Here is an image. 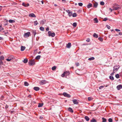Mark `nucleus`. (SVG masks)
I'll return each mask as SVG.
<instances>
[{
  "mask_svg": "<svg viewBox=\"0 0 122 122\" xmlns=\"http://www.w3.org/2000/svg\"><path fill=\"white\" fill-rule=\"evenodd\" d=\"M43 103H39L38 106V107H42L43 106Z\"/></svg>",
  "mask_w": 122,
  "mask_h": 122,
  "instance_id": "nucleus-22",
  "label": "nucleus"
},
{
  "mask_svg": "<svg viewBox=\"0 0 122 122\" xmlns=\"http://www.w3.org/2000/svg\"><path fill=\"white\" fill-rule=\"evenodd\" d=\"M56 66H53V67H52V68L51 69L52 70L54 71V70H55L56 69Z\"/></svg>",
  "mask_w": 122,
  "mask_h": 122,
  "instance_id": "nucleus-36",
  "label": "nucleus"
},
{
  "mask_svg": "<svg viewBox=\"0 0 122 122\" xmlns=\"http://www.w3.org/2000/svg\"><path fill=\"white\" fill-rule=\"evenodd\" d=\"M3 63L2 62V60H0V65H3Z\"/></svg>",
  "mask_w": 122,
  "mask_h": 122,
  "instance_id": "nucleus-47",
  "label": "nucleus"
},
{
  "mask_svg": "<svg viewBox=\"0 0 122 122\" xmlns=\"http://www.w3.org/2000/svg\"><path fill=\"white\" fill-rule=\"evenodd\" d=\"M108 121L109 122H112V118H110L108 119Z\"/></svg>",
  "mask_w": 122,
  "mask_h": 122,
  "instance_id": "nucleus-43",
  "label": "nucleus"
},
{
  "mask_svg": "<svg viewBox=\"0 0 122 122\" xmlns=\"http://www.w3.org/2000/svg\"><path fill=\"white\" fill-rule=\"evenodd\" d=\"M77 23L76 22L74 23L73 24V26L75 27H76L77 26Z\"/></svg>",
  "mask_w": 122,
  "mask_h": 122,
  "instance_id": "nucleus-30",
  "label": "nucleus"
},
{
  "mask_svg": "<svg viewBox=\"0 0 122 122\" xmlns=\"http://www.w3.org/2000/svg\"><path fill=\"white\" fill-rule=\"evenodd\" d=\"M104 86H101L99 88L100 89H101L102 88H103Z\"/></svg>",
  "mask_w": 122,
  "mask_h": 122,
  "instance_id": "nucleus-54",
  "label": "nucleus"
},
{
  "mask_svg": "<svg viewBox=\"0 0 122 122\" xmlns=\"http://www.w3.org/2000/svg\"><path fill=\"white\" fill-rule=\"evenodd\" d=\"M120 8L119 7L117 6V7H114L113 8V10H117L118 9Z\"/></svg>",
  "mask_w": 122,
  "mask_h": 122,
  "instance_id": "nucleus-17",
  "label": "nucleus"
},
{
  "mask_svg": "<svg viewBox=\"0 0 122 122\" xmlns=\"http://www.w3.org/2000/svg\"><path fill=\"white\" fill-rule=\"evenodd\" d=\"M45 21L46 20H43L40 21V23L41 24L43 25L44 24Z\"/></svg>",
  "mask_w": 122,
  "mask_h": 122,
  "instance_id": "nucleus-18",
  "label": "nucleus"
},
{
  "mask_svg": "<svg viewBox=\"0 0 122 122\" xmlns=\"http://www.w3.org/2000/svg\"><path fill=\"white\" fill-rule=\"evenodd\" d=\"M68 110L69 112L71 113H73V110L72 108L71 107H69L68 108Z\"/></svg>",
  "mask_w": 122,
  "mask_h": 122,
  "instance_id": "nucleus-14",
  "label": "nucleus"
},
{
  "mask_svg": "<svg viewBox=\"0 0 122 122\" xmlns=\"http://www.w3.org/2000/svg\"><path fill=\"white\" fill-rule=\"evenodd\" d=\"M71 43L69 42L66 45V47L68 48H69L71 47Z\"/></svg>",
  "mask_w": 122,
  "mask_h": 122,
  "instance_id": "nucleus-12",
  "label": "nucleus"
},
{
  "mask_svg": "<svg viewBox=\"0 0 122 122\" xmlns=\"http://www.w3.org/2000/svg\"><path fill=\"white\" fill-rule=\"evenodd\" d=\"M120 67V66L119 65H116L114 66L113 70L115 71H117L118 70Z\"/></svg>",
  "mask_w": 122,
  "mask_h": 122,
  "instance_id": "nucleus-2",
  "label": "nucleus"
},
{
  "mask_svg": "<svg viewBox=\"0 0 122 122\" xmlns=\"http://www.w3.org/2000/svg\"><path fill=\"white\" fill-rule=\"evenodd\" d=\"M90 41L89 38H88L86 40V41L87 42H89Z\"/></svg>",
  "mask_w": 122,
  "mask_h": 122,
  "instance_id": "nucleus-53",
  "label": "nucleus"
},
{
  "mask_svg": "<svg viewBox=\"0 0 122 122\" xmlns=\"http://www.w3.org/2000/svg\"><path fill=\"white\" fill-rule=\"evenodd\" d=\"M119 35H122V33L121 32H119L118 33Z\"/></svg>",
  "mask_w": 122,
  "mask_h": 122,
  "instance_id": "nucleus-58",
  "label": "nucleus"
},
{
  "mask_svg": "<svg viewBox=\"0 0 122 122\" xmlns=\"http://www.w3.org/2000/svg\"><path fill=\"white\" fill-rule=\"evenodd\" d=\"M14 57L13 56H10L8 57V58L6 60L8 61H10L12 59H14Z\"/></svg>",
  "mask_w": 122,
  "mask_h": 122,
  "instance_id": "nucleus-5",
  "label": "nucleus"
},
{
  "mask_svg": "<svg viewBox=\"0 0 122 122\" xmlns=\"http://www.w3.org/2000/svg\"><path fill=\"white\" fill-rule=\"evenodd\" d=\"M29 5V3H27L26 4L25 7H27Z\"/></svg>",
  "mask_w": 122,
  "mask_h": 122,
  "instance_id": "nucleus-56",
  "label": "nucleus"
},
{
  "mask_svg": "<svg viewBox=\"0 0 122 122\" xmlns=\"http://www.w3.org/2000/svg\"><path fill=\"white\" fill-rule=\"evenodd\" d=\"M102 122H106L107 121V120L106 118L103 117L102 118Z\"/></svg>",
  "mask_w": 122,
  "mask_h": 122,
  "instance_id": "nucleus-28",
  "label": "nucleus"
},
{
  "mask_svg": "<svg viewBox=\"0 0 122 122\" xmlns=\"http://www.w3.org/2000/svg\"><path fill=\"white\" fill-rule=\"evenodd\" d=\"M29 17H36L35 15L33 13L29 14Z\"/></svg>",
  "mask_w": 122,
  "mask_h": 122,
  "instance_id": "nucleus-9",
  "label": "nucleus"
},
{
  "mask_svg": "<svg viewBox=\"0 0 122 122\" xmlns=\"http://www.w3.org/2000/svg\"><path fill=\"white\" fill-rule=\"evenodd\" d=\"M106 27H107V28L108 29H110V26L107 25H106Z\"/></svg>",
  "mask_w": 122,
  "mask_h": 122,
  "instance_id": "nucleus-51",
  "label": "nucleus"
},
{
  "mask_svg": "<svg viewBox=\"0 0 122 122\" xmlns=\"http://www.w3.org/2000/svg\"><path fill=\"white\" fill-rule=\"evenodd\" d=\"M94 20L95 21L94 22L95 23H97L98 22V20L97 18H95L94 19Z\"/></svg>",
  "mask_w": 122,
  "mask_h": 122,
  "instance_id": "nucleus-20",
  "label": "nucleus"
},
{
  "mask_svg": "<svg viewBox=\"0 0 122 122\" xmlns=\"http://www.w3.org/2000/svg\"><path fill=\"white\" fill-rule=\"evenodd\" d=\"M109 9L111 10V12H112V10H113V9H111V8H109Z\"/></svg>",
  "mask_w": 122,
  "mask_h": 122,
  "instance_id": "nucleus-60",
  "label": "nucleus"
},
{
  "mask_svg": "<svg viewBox=\"0 0 122 122\" xmlns=\"http://www.w3.org/2000/svg\"><path fill=\"white\" fill-rule=\"evenodd\" d=\"M65 73H64V72L61 75V76L62 77H64L65 75Z\"/></svg>",
  "mask_w": 122,
  "mask_h": 122,
  "instance_id": "nucleus-46",
  "label": "nucleus"
},
{
  "mask_svg": "<svg viewBox=\"0 0 122 122\" xmlns=\"http://www.w3.org/2000/svg\"><path fill=\"white\" fill-rule=\"evenodd\" d=\"M93 37H95L96 38H97L98 37V36L97 35L96 33H94L93 35Z\"/></svg>",
  "mask_w": 122,
  "mask_h": 122,
  "instance_id": "nucleus-21",
  "label": "nucleus"
},
{
  "mask_svg": "<svg viewBox=\"0 0 122 122\" xmlns=\"http://www.w3.org/2000/svg\"><path fill=\"white\" fill-rule=\"evenodd\" d=\"M78 5L80 6H82L83 5V4L81 3H78Z\"/></svg>",
  "mask_w": 122,
  "mask_h": 122,
  "instance_id": "nucleus-45",
  "label": "nucleus"
},
{
  "mask_svg": "<svg viewBox=\"0 0 122 122\" xmlns=\"http://www.w3.org/2000/svg\"><path fill=\"white\" fill-rule=\"evenodd\" d=\"M4 59V56H1L0 57V60H3Z\"/></svg>",
  "mask_w": 122,
  "mask_h": 122,
  "instance_id": "nucleus-33",
  "label": "nucleus"
},
{
  "mask_svg": "<svg viewBox=\"0 0 122 122\" xmlns=\"http://www.w3.org/2000/svg\"><path fill=\"white\" fill-rule=\"evenodd\" d=\"M66 76H68L70 74V72L69 71H66L64 72Z\"/></svg>",
  "mask_w": 122,
  "mask_h": 122,
  "instance_id": "nucleus-19",
  "label": "nucleus"
},
{
  "mask_svg": "<svg viewBox=\"0 0 122 122\" xmlns=\"http://www.w3.org/2000/svg\"><path fill=\"white\" fill-rule=\"evenodd\" d=\"M95 58L93 57H91L90 58H89L88 59V60L89 61H91L92 60H93Z\"/></svg>",
  "mask_w": 122,
  "mask_h": 122,
  "instance_id": "nucleus-29",
  "label": "nucleus"
},
{
  "mask_svg": "<svg viewBox=\"0 0 122 122\" xmlns=\"http://www.w3.org/2000/svg\"><path fill=\"white\" fill-rule=\"evenodd\" d=\"M49 30V28L48 27H47L46 29V31H48Z\"/></svg>",
  "mask_w": 122,
  "mask_h": 122,
  "instance_id": "nucleus-57",
  "label": "nucleus"
},
{
  "mask_svg": "<svg viewBox=\"0 0 122 122\" xmlns=\"http://www.w3.org/2000/svg\"><path fill=\"white\" fill-rule=\"evenodd\" d=\"M72 101L74 104H78L79 103L78 102L76 99H73Z\"/></svg>",
  "mask_w": 122,
  "mask_h": 122,
  "instance_id": "nucleus-11",
  "label": "nucleus"
},
{
  "mask_svg": "<svg viewBox=\"0 0 122 122\" xmlns=\"http://www.w3.org/2000/svg\"><path fill=\"white\" fill-rule=\"evenodd\" d=\"M48 36H51L52 37H54L55 36V34L54 32L52 33L51 31H49L48 32Z\"/></svg>",
  "mask_w": 122,
  "mask_h": 122,
  "instance_id": "nucleus-3",
  "label": "nucleus"
},
{
  "mask_svg": "<svg viewBox=\"0 0 122 122\" xmlns=\"http://www.w3.org/2000/svg\"><path fill=\"white\" fill-rule=\"evenodd\" d=\"M40 29L42 31H44V27H40Z\"/></svg>",
  "mask_w": 122,
  "mask_h": 122,
  "instance_id": "nucleus-42",
  "label": "nucleus"
},
{
  "mask_svg": "<svg viewBox=\"0 0 122 122\" xmlns=\"http://www.w3.org/2000/svg\"><path fill=\"white\" fill-rule=\"evenodd\" d=\"M90 122H97V121L94 118H93L91 120Z\"/></svg>",
  "mask_w": 122,
  "mask_h": 122,
  "instance_id": "nucleus-26",
  "label": "nucleus"
},
{
  "mask_svg": "<svg viewBox=\"0 0 122 122\" xmlns=\"http://www.w3.org/2000/svg\"><path fill=\"white\" fill-rule=\"evenodd\" d=\"M63 95L65 97H71V95L67 94L66 92H64L63 93Z\"/></svg>",
  "mask_w": 122,
  "mask_h": 122,
  "instance_id": "nucleus-8",
  "label": "nucleus"
},
{
  "mask_svg": "<svg viewBox=\"0 0 122 122\" xmlns=\"http://www.w3.org/2000/svg\"><path fill=\"white\" fill-rule=\"evenodd\" d=\"M24 85L25 86H28L29 85V83L26 81H25L24 83Z\"/></svg>",
  "mask_w": 122,
  "mask_h": 122,
  "instance_id": "nucleus-27",
  "label": "nucleus"
},
{
  "mask_svg": "<svg viewBox=\"0 0 122 122\" xmlns=\"http://www.w3.org/2000/svg\"><path fill=\"white\" fill-rule=\"evenodd\" d=\"M109 78L110 79L112 80H113L114 79L113 77L112 76H109Z\"/></svg>",
  "mask_w": 122,
  "mask_h": 122,
  "instance_id": "nucleus-31",
  "label": "nucleus"
},
{
  "mask_svg": "<svg viewBox=\"0 0 122 122\" xmlns=\"http://www.w3.org/2000/svg\"><path fill=\"white\" fill-rule=\"evenodd\" d=\"M15 21L14 20H9V22L10 23H12L13 22H14Z\"/></svg>",
  "mask_w": 122,
  "mask_h": 122,
  "instance_id": "nucleus-38",
  "label": "nucleus"
},
{
  "mask_svg": "<svg viewBox=\"0 0 122 122\" xmlns=\"http://www.w3.org/2000/svg\"><path fill=\"white\" fill-rule=\"evenodd\" d=\"M41 57V56L40 55H38L36 57L35 59H36L37 60H38Z\"/></svg>",
  "mask_w": 122,
  "mask_h": 122,
  "instance_id": "nucleus-34",
  "label": "nucleus"
},
{
  "mask_svg": "<svg viewBox=\"0 0 122 122\" xmlns=\"http://www.w3.org/2000/svg\"><path fill=\"white\" fill-rule=\"evenodd\" d=\"M98 39L101 41H103V38L101 37H99Z\"/></svg>",
  "mask_w": 122,
  "mask_h": 122,
  "instance_id": "nucleus-35",
  "label": "nucleus"
},
{
  "mask_svg": "<svg viewBox=\"0 0 122 122\" xmlns=\"http://www.w3.org/2000/svg\"><path fill=\"white\" fill-rule=\"evenodd\" d=\"M2 6H0V11L2 9Z\"/></svg>",
  "mask_w": 122,
  "mask_h": 122,
  "instance_id": "nucleus-61",
  "label": "nucleus"
},
{
  "mask_svg": "<svg viewBox=\"0 0 122 122\" xmlns=\"http://www.w3.org/2000/svg\"><path fill=\"white\" fill-rule=\"evenodd\" d=\"M98 5V4L97 2H95L93 5L94 7L95 8H97Z\"/></svg>",
  "mask_w": 122,
  "mask_h": 122,
  "instance_id": "nucleus-25",
  "label": "nucleus"
},
{
  "mask_svg": "<svg viewBox=\"0 0 122 122\" xmlns=\"http://www.w3.org/2000/svg\"><path fill=\"white\" fill-rule=\"evenodd\" d=\"M4 39L3 38L0 37V40H3Z\"/></svg>",
  "mask_w": 122,
  "mask_h": 122,
  "instance_id": "nucleus-59",
  "label": "nucleus"
},
{
  "mask_svg": "<svg viewBox=\"0 0 122 122\" xmlns=\"http://www.w3.org/2000/svg\"><path fill=\"white\" fill-rule=\"evenodd\" d=\"M27 61L28 59L27 58H26L23 61V62L25 63H27Z\"/></svg>",
  "mask_w": 122,
  "mask_h": 122,
  "instance_id": "nucleus-24",
  "label": "nucleus"
},
{
  "mask_svg": "<svg viewBox=\"0 0 122 122\" xmlns=\"http://www.w3.org/2000/svg\"><path fill=\"white\" fill-rule=\"evenodd\" d=\"M72 16L73 17H76L77 16V14L76 13H74L73 14H72Z\"/></svg>",
  "mask_w": 122,
  "mask_h": 122,
  "instance_id": "nucleus-32",
  "label": "nucleus"
},
{
  "mask_svg": "<svg viewBox=\"0 0 122 122\" xmlns=\"http://www.w3.org/2000/svg\"><path fill=\"white\" fill-rule=\"evenodd\" d=\"M85 118L87 121H88L89 120V118L88 116H85Z\"/></svg>",
  "mask_w": 122,
  "mask_h": 122,
  "instance_id": "nucleus-23",
  "label": "nucleus"
},
{
  "mask_svg": "<svg viewBox=\"0 0 122 122\" xmlns=\"http://www.w3.org/2000/svg\"><path fill=\"white\" fill-rule=\"evenodd\" d=\"M32 33L34 35V36H35L36 34V32L35 31H32Z\"/></svg>",
  "mask_w": 122,
  "mask_h": 122,
  "instance_id": "nucleus-39",
  "label": "nucleus"
},
{
  "mask_svg": "<svg viewBox=\"0 0 122 122\" xmlns=\"http://www.w3.org/2000/svg\"><path fill=\"white\" fill-rule=\"evenodd\" d=\"M3 32H4V33H4L5 35L6 34V32H5V31H3Z\"/></svg>",
  "mask_w": 122,
  "mask_h": 122,
  "instance_id": "nucleus-63",
  "label": "nucleus"
},
{
  "mask_svg": "<svg viewBox=\"0 0 122 122\" xmlns=\"http://www.w3.org/2000/svg\"><path fill=\"white\" fill-rule=\"evenodd\" d=\"M117 88L118 90H120L122 88V85H120L117 86Z\"/></svg>",
  "mask_w": 122,
  "mask_h": 122,
  "instance_id": "nucleus-10",
  "label": "nucleus"
},
{
  "mask_svg": "<svg viewBox=\"0 0 122 122\" xmlns=\"http://www.w3.org/2000/svg\"><path fill=\"white\" fill-rule=\"evenodd\" d=\"M66 11L68 13L69 17H70L72 16V13L71 12L70 10H66Z\"/></svg>",
  "mask_w": 122,
  "mask_h": 122,
  "instance_id": "nucleus-6",
  "label": "nucleus"
},
{
  "mask_svg": "<svg viewBox=\"0 0 122 122\" xmlns=\"http://www.w3.org/2000/svg\"><path fill=\"white\" fill-rule=\"evenodd\" d=\"M115 30L117 31H120V30L118 29H116Z\"/></svg>",
  "mask_w": 122,
  "mask_h": 122,
  "instance_id": "nucleus-55",
  "label": "nucleus"
},
{
  "mask_svg": "<svg viewBox=\"0 0 122 122\" xmlns=\"http://www.w3.org/2000/svg\"><path fill=\"white\" fill-rule=\"evenodd\" d=\"M34 89L36 91H38L39 90L40 88L38 87H34Z\"/></svg>",
  "mask_w": 122,
  "mask_h": 122,
  "instance_id": "nucleus-16",
  "label": "nucleus"
},
{
  "mask_svg": "<svg viewBox=\"0 0 122 122\" xmlns=\"http://www.w3.org/2000/svg\"><path fill=\"white\" fill-rule=\"evenodd\" d=\"M100 4L101 5H104V3L103 1H101L100 2Z\"/></svg>",
  "mask_w": 122,
  "mask_h": 122,
  "instance_id": "nucleus-44",
  "label": "nucleus"
},
{
  "mask_svg": "<svg viewBox=\"0 0 122 122\" xmlns=\"http://www.w3.org/2000/svg\"><path fill=\"white\" fill-rule=\"evenodd\" d=\"M76 65V66H79V63L77 62L75 64Z\"/></svg>",
  "mask_w": 122,
  "mask_h": 122,
  "instance_id": "nucleus-50",
  "label": "nucleus"
},
{
  "mask_svg": "<svg viewBox=\"0 0 122 122\" xmlns=\"http://www.w3.org/2000/svg\"><path fill=\"white\" fill-rule=\"evenodd\" d=\"M115 71H113H113L112 73L111 74V76H112L113 75H114V73H115Z\"/></svg>",
  "mask_w": 122,
  "mask_h": 122,
  "instance_id": "nucleus-48",
  "label": "nucleus"
},
{
  "mask_svg": "<svg viewBox=\"0 0 122 122\" xmlns=\"http://www.w3.org/2000/svg\"><path fill=\"white\" fill-rule=\"evenodd\" d=\"M116 77L117 78H119V76L118 74H117L115 75Z\"/></svg>",
  "mask_w": 122,
  "mask_h": 122,
  "instance_id": "nucleus-41",
  "label": "nucleus"
},
{
  "mask_svg": "<svg viewBox=\"0 0 122 122\" xmlns=\"http://www.w3.org/2000/svg\"><path fill=\"white\" fill-rule=\"evenodd\" d=\"M25 46H21V51H23L25 49Z\"/></svg>",
  "mask_w": 122,
  "mask_h": 122,
  "instance_id": "nucleus-15",
  "label": "nucleus"
},
{
  "mask_svg": "<svg viewBox=\"0 0 122 122\" xmlns=\"http://www.w3.org/2000/svg\"><path fill=\"white\" fill-rule=\"evenodd\" d=\"M28 64L30 66H33L35 64V60L31 59L28 62Z\"/></svg>",
  "mask_w": 122,
  "mask_h": 122,
  "instance_id": "nucleus-1",
  "label": "nucleus"
},
{
  "mask_svg": "<svg viewBox=\"0 0 122 122\" xmlns=\"http://www.w3.org/2000/svg\"><path fill=\"white\" fill-rule=\"evenodd\" d=\"M92 4L91 3H89L87 5V7L88 8H90L91 7H92Z\"/></svg>",
  "mask_w": 122,
  "mask_h": 122,
  "instance_id": "nucleus-13",
  "label": "nucleus"
},
{
  "mask_svg": "<svg viewBox=\"0 0 122 122\" xmlns=\"http://www.w3.org/2000/svg\"><path fill=\"white\" fill-rule=\"evenodd\" d=\"M30 34V33L29 32H28L26 33H25L24 35V36L25 37H29Z\"/></svg>",
  "mask_w": 122,
  "mask_h": 122,
  "instance_id": "nucleus-7",
  "label": "nucleus"
},
{
  "mask_svg": "<svg viewBox=\"0 0 122 122\" xmlns=\"http://www.w3.org/2000/svg\"><path fill=\"white\" fill-rule=\"evenodd\" d=\"M107 20V18H104L103 20V21H106Z\"/></svg>",
  "mask_w": 122,
  "mask_h": 122,
  "instance_id": "nucleus-49",
  "label": "nucleus"
},
{
  "mask_svg": "<svg viewBox=\"0 0 122 122\" xmlns=\"http://www.w3.org/2000/svg\"><path fill=\"white\" fill-rule=\"evenodd\" d=\"M47 83V81L45 80H43L39 82V84L41 85H43L46 84Z\"/></svg>",
  "mask_w": 122,
  "mask_h": 122,
  "instance_id": "nucleus-4",
  "label": "nucleus"
},
{
  "mask_svg": "<svg viewBox=\"0 0 122 122\" xmlns=\"http://www.w3.org/2000/svg\"><path fill=\"white\" fill-rule=\"evenodd\" d=\"M22 5L23 6H24L25 7L26 4L25 3L23 2L22 3Z\"/></svg>",
  "mask_w": 122,
  "mask_h": 122,
  "instance_id": "nucleus-52",
  "label": "nucleus"
},
{
  "mask_svg": "<svg viewBox=\"0 0 122 122\" xmlns=\"http://www.w3.org/2000/svg\"><path fill=\"white\" fill-rule=\"evenodd\" d=\"M34 25H36L38 24V23L37 22V20H36V21H34Z\"/></svg>",
  "mask_w": 122,
  "mask_h": 122,
  "instance_id": "nucleus-37",
  "label": "nucleus"
},
{
  "mask_svg": "<svg viewBox=\"0 0 122 122\" xmlns=\"http://www.w3.org/2000/svg\"><path fill=\"white\" fill-rule=\"evenodd\" d=\"M28 97L30 98H31V95H30L28 96Z\"/></svg>",
  "mask_w": 122,
  "mask_h": 122,
  "instance_id": "nucleus-62",
  "label": "nucleus"
},
{
  "mask_svg": "<svg viewBox=\"0 0 122 122\" xmlns=\"http://www.w3.org/2000/svg\"><path fill=\"white\" fill-rule=\"evenodd\" d=\"M92 98L90 97H88V101H91L92 100Z\"/></svg>",
  "mask_w": 122,
  "mask_h": 122,
  "instance_id": "nucleus-40",
  "label": "nucleus"
},
{
  "mask_svg": "<svg viewBox=\"0 0 122 122\" xmlns=\"http://www.w3.org/2000/svg\"><path fill=\"white\" fill-rule=\"evenodd\" d=\"M62 1L64 2H65L66 1L65 0H61Z\"/></svg>",
  "mask_w": 122,
  "mask_h": 122,
  "instance_id": "nucleus-64",
  "label": "nucleus"
}]
</instances>
